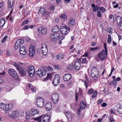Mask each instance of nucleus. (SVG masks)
<instances>
[{
    "mask_svg": "<svg viewBox=\"0 0 122 122\" xmlns=\"http://www.w3.org/2000/svg\"><path fill=\"white\" fill-rule=\"evenodd\" d=\"M76 70H78L80 69V64L78 61L75 62L74 64Z\"/></svg>",
    "mask_w": 122,
    "mask_h": 122,
    "instance_id": "b1692460",
    "label": "nucleus"
},
{
    "mask_svg": "<svg viewBox=\"0 0 122 122\" xmlns=\"http://www.w3.org/2000/svg\"><path fill=\"white\" fill-rule=\"evenodd\" d=\"M86 103L83 101H81V103L80 107L82 109H85L86 106Z\"/></svg>",
    "mask_w": 122,
    "mask_h": 122,
    "instance_id": "473e14b6",
    "label": "nucleus"
},
{
    "mask_svg": "<svg viewBox=\"0 0 122 122\" xmlns=\"http://www.w3.org/2000/svg\"><path fill=\"white\" fill-rule=\"evenodd\" d=\"M82 109L80 107V108L78 109V111L77 112V115H79L80 113L82 111Z\"/></svg>",
    "mask_w": 122,
    "mask_h": 122,
    "instance_id": "49530a36",
    "label": "nucleus"
},
{
    "mask_svg": "<svg viewBox=\"0 0 122 122\" xmlns=\"http://www.w3.org/2000/svg\"><path fill=\"white\" fill-rule=\"evenodd\" d=\"M117 25L120 28V27L121 26L122 24V19L121 17L120 16H118L117 17Z\"/></svg>",
    "mask_w": 122,
    "mask_h": 122,
    "instance_id": "6ab92c4d",
    "label": "nucleus"
},
{
    "mask_svg": "<svg viewBox=\"0 0 122 122\" xmlns=\"http://www.w3.org/2000/svg\"><path fill=\"white\" fill-rule=\"evenodd\" d=\"M5 23V20L4 18L1 19L0 21V26L2 27L3 26Z\"/></svg>",
    "mask_w": 122,
    "mask_h": 122,
    "instance_id": "72a5a7b5",
    "label": "nucleus"
},
{
    "mask_svg": "<svg viewBox=\"0 0 122 122\" xmlns=\"http://www.w3.org/2000/svg\"><path fill=\"white\" fill-rule=\"evenodd\" d=\"M42 53L44 55H46L47 53L48 50H44L42 51Z\"/></svg>",
    "mask_w": 122,
    "mask_h": 122,
    "instance_id": "de8ad7c7",
    "label": "nucleus"
},
{
    "mask_svg": "<svg viewBox=\"0 0 122 122\" xmlns=\"http://www.w3.org/2000/svg\"><path fill=\"white\" fill-rule=\"evenodd\" d=\"M70 28L69 27L65 25L63 26H61L60 30L62 34L64 35H66L68 34L67 31H70Z\"/></svg>",
    "mask_w": 122,
    "mask_h": 122,
    "instance_id": "20e7f679",
    "label": "nucleus"
},
{
    "mask_svg": "<svg viewBox=\"0 0 122 122\" xmlns=\"http://www.w3.org/2000/svg\"><path fill=\"white\" fill-rule=\"evenodd\" d=\"M51 74H47V76L46 77V78L47 79H49L51 78Z\"/></svg>",
    "mask_w": 122,
    "mask_h": 122,
    "instance_id": "bf43d9fd",
    "label": "nucleus"
},
{
    "mask_svg": "<svg viewBox=\"0 0 122 122\" xmlns=\"http://www.w3.org/2000/svg\"><path fill=\"white\" fill-rule=\"evenodd\" d=\"M112 84L114 86H115L117 84L116 81L115 80H114L112 81Z\"/></svg>",
    "mask_w": 122,
    "mask_h": 122,
    "instance_id": "6e6d98bb",
    "label": "nucleus"
},
{
    "mask_svg": "<svg viewBox=\"0 0 122 122\" xmlns=\"http://www.w3.org/2000/svg\"><path fill=\"white\" fill-rule=\"evenodd\" d=\"M42 117V116H41L39 117L34 118L35 120L39 122H41V118Z\"/></svg>",
    "mask_w": 122,
    "mask_h": 122,
    "instance_id": "4c0bfd02",
    "label": "nucleus"
},
{
    "mask_svg": "<svg viewBox=\"0 0 122 122\" xmlns=\"http://www.w3.org/2000/svg\"><path fill=\"white\" fill-rule=\"evenodd\" d=\"M107 103H103L102 104V107H105L107 105Z\"/></svg>",
    "mask_w": 122,
    "mask_h": 122,
    "instance_id": "052dcab7",
    "label": "nucleus"
},
{
    "mask_svg": "<svg viewBox=\"0 0 122 122\" xmlns=\"http://www.w3.org/2000/svg\"><path fill=\"white\" fill-rule=\"evenodd\" d=\"M111 36L110 35H108V38L107 40V41L108 43H110L111 41Z\"/></svg>",
    "mask_w": 122,
    "mask_h": 122,
    "instance_id": "37998d69",
    "label": "nucleus"
},
{
    "mask_svg": "<svg viewBox=\"0 0 122 122\" xmlns=\"http://www.w3.org/2000/svg\"><path fill=\"white\" fill-rule=\"evenodd\" d=\"M104 49L101 52H99L98 55L97 57L95 59L97 61H98L100 60L101 61H103L106 58L107 54L106 44L104 43Z\"/></svg>",
    "mask_w": 122,
    "mask_h": 122,
    "instance_id": "f257e3e1",
    "label": "nucleus"
},
{
    "mask_svg": "<svg viewBox=\"0 0 122 122\" xmlns=\"http://www.w3.org/2000/svg\"><path fill=\"white\" fill-rule=\"evenodd\" d=\"M65 114L66 117L68 118L71 117V113L69 111H67L65 112Z\"/></svg>",
    "mask_w": 122,
    "mask_h": 122,
    "instance_id": "f704fd0d",
    "label": "nucleus"
},
{
    "mask_svg": "<svg viewBox=\"0 0 122 122\" xmlns=\"http://www.w3.org/2000/svg\"><path fill=\"white\" fill-rule=\"evenodd\" d=\"M88 56V52H86L83 55V56L87 57Z\"/></svg>",
    "mask_w": 122,
    "mask_h": 122,
    "instance_id": "e2e57ef3",
    "label": "nucleus"
},
{
    "mask_svg": "<svg viewBox=\"0 0 122 122\" xmlns=\"http://www.w3.org/2000/svg\"><path fill=\"white\" fill-rule=\"evenodd\" d=\"M8 115L11 118H15L19 117V114L18 111H15L9 113Z\"/></svg>",
    "mask_w": 122,
    "mask_h": 122,
    "instance_id": "1a4fd4ad",
    "label": "nucleus"
},
{
    "mask_svg": "<svg viewBox=\"0 0 122 122\" xmlns=\"http://www.w3.org/2000/svg\"><path fill=\"white\" fill-rule=\"evenodd\" d=\"M54 9V6L53 5H52L50 7V9L51 10H53Z\"/></svg>",
    "mask_w": 122,
    "mask_h": 122,
    "instance_id": "680f3d73",
    "label": "nucleus"
},
{
    "mask_svg": "<svg viewBox=\"0 0 122 122\" xmlns=\"http://www.w3.org/2000/svg\"><path fill=\"white\" fill-rule=\"evenodd\" d=\"M99 49L98 47H96L95 48H90V50L91 51H95L96 50H97Z\"/></svg>",
    "mask_w": 122,
    "mask_h": 122,
    "instance_id": "c03bdc74",
    "label": "nucleus"
},
{
    "mask_svg": "<svg viewBox=\"0 0 122 122\" xmlns=\"http://www.w3.org/2000/svg\"><path fill=\"white\" fill-rule=\"evenodd\" d=\"M9 75L15 79H17L19 77L16 71L13 69H10L8 71Z\"/></svg>",
    "mask_w": 122,
    "mask_h": 122,
    "instance_id": "39448f33",
    "label": "nucleus"
},
{
    "mask_svg": "<svg viewBox=\"0 0 122 122\" xmlns=\"http://www.w3.org/2000/svg\"><path fill=\"white\" fill-rule=\"evenodd\" d=\"M89 73H90L92 76L93 77H97L99 74V72L97 70V68L95 67L89 68L88 69Z\"/></svg>",
    "mask_w": 122,
    "mask_h": 122,
    "instance_id": "f03ea898",
    "label": "nucleus"
},
{
    "mask_svg": "<svg viewBox=\"0 0 122 122\" xmlns=\"http://www.w3.org/2000/svg\"><path fill=\"white\" fill-rule=\"evenodd\" d=\"M72 77V75L71 74H66L63 77L64 80L65 81H67L70 80Z\"/></svg>",
    "mask_w": 122,
    "mask_h": 122,
    "instance_id": "f3484780",
    "label": "nucleus"
},
{
    "mask_svg": "<svg viewBox=\"0 0 122 122\" xmlns=\"http://www.w3.org/2000/svg\"><path fill=\"white\" fill-rule=\"evenodd\" d=\"M60 28L58 25H56L53 27L51 29V31L54 33L57 32L59 30Z\"/></svg>",
    "mask_w": 122,
    "mask_h": 122,
    "instance_id": "393cba45",
    "label": "nucleus"
},
{
    "mask_svg": "<svg viewBox=\"0 0 122 122\" xmlns=\"http://www.w3.org/2000/svg\"><path fill=\"white\" fill-rule=\"evenodd\" d=\"M52 99L54 103H57L59 100V96L58 94L56 93L53 94L52 96Z\"/></svg>",
    "mask_w": 122,
    "mask_h": 122,
    "instance_id": "4468645a",
    "label": "nucleus"
},
{
    "mask_svg": "<svg viewBox=\"0 0 122 122\" xmlns=\"http://www.w3.org/2000/svg\"><path fill=\"white\" fill-rule=\"evenodd\" d=\"M97 15L98 17H101L102 15L101 13V12L100 10H98L97 11Z\"/></svg>",
    "mask_w": 122,
    "mask_h": 122,
    "instance_id": "3c124183",
    "label": "nucleus"
},
{
    "mask_svg": "<svg viewBox=\"0 0 122 122\" xmlns=\"http://www.w3.org/2000/svg\"><path fill=\"white\" fill-rule=\"evenodd\" d=\"M60 80V78L59 75L57 74L55 76L54 78L53 81V83L54 85L55 86L58 85Z\"/></svg>",
    "mask_w": 122,
    "mask_h": 122,
    "instance_id": "9d476101",
    "label": "nucleus"
},
{
    "mask_svg": "<svg viewBox=\"0 0 122 122\" xmlns=\"http://www.w3.org/2000/svg\"><path fill=\"white\" fill-rule=\"evenodd\" d=\"M13 106L11 104H8L6 105L5 104V106H4L5 110H3L6 113L7 111L11 110Z\"/></svg>",
    "mask_w": 122,
    "mask_h": 122,
    "instance_id": "2eb2a0df",
    "label": "nucleus"
},
{
    "mask_svg": "<svg viewBox=\"0 0 122 122\" xmlns=\"http://www.w3.org/2000/svg\"><path fill=\"white\" fill-rule=\"evenodd\" d=\"M60 17L61 18L64 19H66L67 18V16L66 15L64 14L61 15Z\"/></svg>",
    "mask_w": 122,
    "mask_h": 122,
    "instance_id": "a18cd8bd",
    "label": "nucleus"
},
{
    "mask_svg": "<svg viewBox=\"0 0 122 122\" xmlns=\"http://www.w3.org/2000/svg\"><path fill=\"white\" fill-rule=\"evenodd\" d=\"M99 8L97 6H95L93 8V10L94 11H96Z\"/></svg>",
    "mask_w": 122,
    "mask_h": 122,
    "instance_id": "864d4df0",
    "label": "nucleus"
},
{
    "mask_svg": "<svg viewBox=\"0 0 122 122\" xmlns=\"http://www.w3.org/2000/svg\"><path fill=\"white\" fill-rule=\"evenodd\" d=\"M110 122H114V120L111 117L109 118Z\"/></svg>",
    "mask_w": 122,
    "mask_h": 122,
    "instance_id": "774afa93",
    "label": "nucleus"
},
{
    "mask_svg": "<svg viewBox=\"0 0 122 122\" xmlns=\"http://www.w3.org/2000/svg\"><path fill=\"white\" fill-rule=\"evenodd\" d=\"M97 94V92L96 91L94 92L93 94L92 95V97L93 98H94L96 97Z\"/></svg>",
    "mask_w": 122,
    "mask_h": 122,
    "instance_id": "09e8293b",
    "label": "nucleus"
},
{
    "mask_svg": "<svg viewBox=\"0 0 122 122\" xmlns=\"http://www.w3.org/2000/svg\"><path fill=\"white\" fill-rule=\"evenodd\" d=\"M46 107L47 110L48 111H49L51 109L52 106L51 103L50 102L47 103L46 105Z\"/></svg>",
    "mask_w": 122,
    "mask_h": 122,
    "instance_id": "a878e982",
    "label": "nucleus"
},
{
    "mask_svg": "<svg viewBox=\"0 0 122 122\" xmlns=\"http://www.w3.org/2000/svg\"><path fill=\"white\" fill-rule=\"evenodd\" d=\"M60 36L59 33H56L52 34L51 36V39L52 41H56Z\"/></svg>",
    "mask_w": 122,
    "mask_h": 122,
    "instance_id": "f8f14e48",
    "label": "nucleus"
},
{
    "mask_svg": "<svg viewBox=\"0 0 122 122\" xmlns=\"http://www.w3.org/2000/svg\"><path fill=\"white\" fill-rule=\"evenodd\" d=\"M79 61L82 63H86L87 62V61L85 58H81L80 59Z\"/></svg>",
    "mask_w": 122,
    "mask_h": 122,
    "instance_id": "c9c22d12",
    "label": "nucleus"
},
{
    "mask_svg": "<svg viewBox=\"0 0 122 122\" xmlns=\"http://www.w3.org/2000/svg\"><path fill=\"white\" fill-rule=\"evenodd\" d=\"M29 28V27L28 26L26 25L23 28V29L24 30H27Z\"/></svg>",
    "mask_w": 122,
    "mask_h": 122,
    "instance_id": "338daca9",
    "label": "nucleus"
},
{
    "mask_svg": "<svg viewBox=\"0 0 122 122\" xmlns=\"http://www.w3.org/2000/svg\"><path fill=\"white\" fill-rule=\"evenodd\" d=\"M14 0H9L8 6L9 8H11L13 5Z\"/></svg>",
    "mask_w": 122,
    "mask_h": 122,
    "instance_id": "2f4dec72",
    "label": "nucleus"
},
{
    "mask_svg": "<svg viewBox=\"0 0 122 122\" xmlns=\"http://www.w3.org/2000/svg\"><path fill=\"white\" fill-rule=\"evenodd\" d=\"M30 112L31 113L33 116L36 114H39V111L37 109H31L30 111Z\"/></svg>",
    "mask_w": 122,
    "mask_h": 122,
    "instance_id": "bb28decb",
    "label": "nucleus"
},
{
    "mask_svg": "<svg viewBox=\"0 0 122 122\" xmlns=\"http://www.w3.org/2000/svg\"><path fill=\"white\" fill-rule=\"evenodd\" d=\"M33 115L30 111H26V113L25 117L26 119H30Z\"/></svg>",
    "mask_w": 122,
    "mask_h": 122,
    "instance_id": "5701e85b",
    "label": "nucleus"
},
{
    "mask_svg": "<svg viewBox=\"0 0 122 122\" xmlns=\"http://www.w3.org/2000/svg\"><path fill=\"white\" fill-rule=\"evenodd\" d=\"M109 18L111 19H113V22H115L116 20V17L115 18L114 16L112 15H111L109 16Z\"/></svg>",
    "mask_w": 122,
    "mask_h": 122,
    "instance_id": "ea45409f",
    "label": "nucleus"
},
{
    "mask_svg": "<svg viewBox=\"0 0 122 122\" xmlns=\"http://www.w3.org/2000/svg\"><path fill=\"white\" fill-rule=\"evenodd\" d=\"M50 117L47 115H46L43 117L42 120V122H48L49 120Z\"/></svg>",
    "mask_w": 122,
    "mask_h": 122,
    "instance_id": "aec40b11",
    "label": "nucleus"
},
{
    "mask_svg": "<svg viewBox=\"0 0 122 122\" xmlns=\"http://www.w3.org/2000/svg\"><path fill=\"white\" fill-rule=\"evenodd\" d=\"M37 31L38 33L37 35L40 37L41 36H44L46 35L47 33V29L46 28L40 26L38 28Z\"/></svg>",
    "mask_w": 122,
    "mask_h": 122,
    "instance_id": "7ed1b4c3",
    "label": "nucleus"
},
{
    "mask_svg": "<svg viewBox=\"0 0 122 122\" xmlns=\"http://www.w3.org/2000/svg\"><path fill=\"white\" fill-rule=\"evenodd\" d=\"M76 24L75 20L73 18H70L68 21V25L70 26H73L75 25Z\"/></svg>",
    "mask_w": 122,
    "mask_h": 122,
    "instance_id": "a211bd4d",
    "label": "nucleus"
},
{
    "mask_svg": "<svg viewBox=\"0 0 122 122\" xmlns=\"http://www.w3.org/2000/svg\"><path fill=\"white\" fill-rule=\"evenodd\" d=\"M35 47L33 45H31L29 49V55L32 57L35 54Z\"/></svg>",
    "mask_w": 122,
    "mask_h": 122,
    "instance_id": "9b49d317",
    "label": "nucleus"
},
{
    "mask_svg": "<svg viewBox=\"0 0 122 122\" xmlns=\"http://www.w3.org/2000/svg\"><path fill=\"white\" fill-rule=\"evenodd\" d=\"M93 92V91L91 89H90L88 91V94H90L92 93Z\"/></svg>",
    "mask_w": 122,
    "mask_h": 122,
    "instance_id": "13d9d810",
    "label": "nucleus"
},
{
    "mask_svg": "<svg viewBox=\"0 0 122 122\" xmlns=\"http://www.w3.org/2000/svg\"><path fill=\"white\" fill-rule=\"evenodd\" d=\"M29 21L28 20H25L21 24V25H23L25 24H27L28 23Z\"/></svg>",
    "mask_w": 122,
    "mask_h": 122,
    "instance_id": "4d7b16f0",
    "label": "nucleus"
},
{
    "mask_svg": "<svg viewBox=\"0 0 122 122\" xmlns=\"http://www.w3.org/2000/svg\"><path fill=\"white\" fill-rule=\"evenodd\" d=\"M64 57V55L62 54H60L57 55L56 56L57 59L59 60H61L63 59Z\"/></svg>",
    "mask_w": 122,
    "mask_h": 122,
    "instance_id": "c85d7f7f",
    "label": "nucleus"
},
{
    "mask_svg": "<svg viewBox=\"0 0 122 122\" xmlns=\"http://www.w3.org/2000/svg\"><path fill=\"white\" fill-rule=\"evenodd\" d=\"M31 90L32 92L34 93L36 91V89L35 87H31Z\"/></svg>",
    "mask_w": 122,
    "mask_h": 122,
    "instance_id": "8fccbe9b",
    "label": "nucleus"
},
{
    "mask_svg": "<svg viewBox=\"0 0 122 122\" xmlns=\"http://www.w3.org/2000/svg\"><path fill=\"white\" fill-rule=\"evenodd\" d=\"M39 14H41L43 16L46 17L48 16L49 13L46 11L44 8H41L38 10Z\"/></svg>",
    "mask_w": 122,
    "mask_h": 122,
    "instance_id": "6e6552de",
    "label": "nucleus"
},
{
    "mask_svg": "<svg viewBox=\"0 0 122 122\" xmlns=\"http://www.w3.org/2000/svg\"><path fill=\"white\" fill-rule=\"evenodd\" d=\"M41 49L42 51L48 50L47 46L45 44H42L41 45Z\"/></svg>",
    "mask_w": 122,
    "mask_h": 122,
    "instance_id": "c756f323",
    "label": "nucleus"
},
{
    "mask_svg": "<svg viewBox=\"0 0 122 122\" xmlns=\"http://www.w3.org/2000/svg\"><path fill=\"white\" fill-rule=\"evenodd\" d=\"M98 9L102 11V12L103 13L105 12L106 11L105 9L103 7H99Z\"/></svg>",
    "mask_w": 122,
    "mask_h": 122,
    "instance_id": "a19ab883",
    "label": "nucleus"
},
{
    "mask_svg": "<svg viewBox=\"0 0 122 122\" xmlns=\"http://www.w3.org/2000/svg\"><path fill=\"white\" fill-rule=\"evenodd\" d=\"M23 65V63L20 62H19L18 64L15 63L13 65L17 69H19L20 68H23L21 67Z\"/></svg>",
    "mask_w": 122,
    "mask_h": 122,
    "instance_id": "412c9836",
    "label": "nucleus"
},
{
    "mask_svg": "<svg viewBox=\"0 0 122 122\" xmlns=\"http://www.w3.org/2000/svg\"><path fill=\"white\" fill-rule=\"evenodd\" d=\"M54 67L55 69L57 70H58L59 68L58 66L56 65H54Z\"/></svg>",
    "mask_w": 122,
    "mask_h": 122,
    "instance_id": "0e129e2a",
    "label": "nucleus"
},
{
    "mask_svg": "<svg viewBox=\"0 0 122 122\" xmlns=\"http://www.w3.org/2000/svg\"><path fill=\"white\" fill-rule=\"evenodd\" d=\"M46 71L44 70H41L39 69L36 71V73L40 77H41L42 76L45 75L46 73Z\"/></svg>",
    "mask_w": 122,
    "mask_h": 122,
    "instance_id": "ddd939ff",
    "label": "nucleus"
},
{
    "mask_svg": "<svg viewBox=\"0 0 122 122\" xmlns=\"http://www.w3.org/2000/svg\"><path fill=\"white\" fill-rule=\"evenodd\" d=\"M27 71L30 76L32 77L34 75L35 72L33 66H28L27 68Z\"/></svg>",
    "mask_w": 122,
    "mask_h": 122,
    "instance_id": "423d86ee",
    "label": "nucleus"
},
{
    "mask_svg": "<svg viewBox=\"0 0 122 122\" xmlns=\"http://www.w3.org/2000/svg\"><path fill=\"white\" fill-rule=\"evenodd\" d=\"M8 37L7 36H5L2 41V42L3 43L4 42L6 39Z\"/></svg>",
    "mask_w": 122,
    "mask_h": 122,
    "instance_id": "5fc2aeb1",
    "label": "nucleus"
},
{
    "mask_svg": "<svg viewBox=\"0 0 122 122\" xmlns=\"http://www.w3.org/2000/svg\"><path fill=\"white\" fill-rule=\"evenodd\" d=\"M47 68L48 70L49 71H53V69L51 66H48L47 67Z\"/></svg>",
    "mask_w": 122,
    "mask_h": 122,
    "instance_id": "603ef678",
    "label": "nucleus"
},
{
    "mask_svg": "<svg viewBox=\"0 0 122 122\" xmlns=\"http://www.w3.org/2000/svg\"><path fill=\"white\" fill-rule=\"evenodd\" d=\"M36 104L39 107H42L44 105V99L41 97H38L37 99Z\"/></svg>",
    "mask_w": 122,
    "mask_h": 122,
    "instance_id": "0eeeda50",
    "label": "nucleus"
},
{
    "mask_svg": "<svg viewBox=\"0 0 122 122\" xmlns=\"http://www.w3.org/2000/svg\"><path fill=\"white\" fill-rule=\"evenodd\" d=\"M41 49L42 51L48 50L47 46L45 44H42L41 45Z\"/></svg>",
    "mask_w": 122,
    "mask_h": 122,
    "instance_id": "7c9ffc66",
    "label": "nucleus"
},
{
    "mask_svg": "<svg viewBox=\"0 0 122 122\" xmlns=\"http://www.w3.org/2000/svg\"><path fill=\"white\" fill-rule=\"evenodd\" d=\"M19 69H17L19 71V73L21 75H25L26 73V70L23 68H20Z\"/></svg>",
    "mask_w": 122,
    "mask_h": 122,
    "instance_id": "4be33fe9",
    "label": "nucleus"
},
{
    "mask_svg": "<svg viewBox=\"0 0 122 122\" xmlns=\"http://www.w3.org/2000/svg\"><path fill=\"white\" fill-rule=\"evenodd\" d=\"M103 100L102 99H100L99 100L98 102V104H100L103 102Z\"/></svg>",
    "mask_w": 122,
    "mask_h": 122,
    "instance_id": "69168bd1",
    "label": "nucleus"
},
{
    "mask_svg": "<svg viewBox=\"0 0 122 122\" xmlns=\"http://www.w3.org/2000/svg\"><path fill=\"white\" fill-rule=\"evenodd\" d=\"M5 106V104H4L0 103V109L2 108L3 110H5L4 106Z\"/></svg>",
    "mask_w": 122,
    "mask_h": 122,
    "instance_id": "79ce46f5",
    "label": "nucleus"
},
{
    "mask_svg": "<svg viewBox=\"0 0 122 122\" xmlns=\"http://www.w3.org/2000/svg\"><path fill=\"white\" fill-rule=\"evenodd\" d=\"M23 41L20 39L18 40L15 43V45L20 46L23 43Z\"/></svg>",
    "mask_w": 122,
    "mask_h": 122,
    "instance_id": "cd10ccee",
    "label": "nucleus"
},
{
    "mask_svg": "<svg viewBox=\"0 0 122 122\" xmlns=\"http://www.w3.org/2000/svg\"><path fill=\"white\" fill-rule=\"evenodd\" d=\"M117 111L120 114H122V107L121 106H120L119 107L117 108Z\"/></svg>",
    "mask_w": 122,
    "mask_h": 122,
    "instance_id": "e433bc0d",
    "label": "nucleus"
},
{
    "mask_svg": "<svg viewBox=\"0 0 122 122\" xmlns=\"http://www.w3.org/2000/svg\"><path fill=\"white\" fill-rule=\"evenodd\" d=\"M20 54L25 55L26 54V51L25 47L24 46L20 47Z\"/></svg>",
    "mask_w": 122,
    "mask_h": 122,
    "instance_id": "dca6fc26",
    "label": "nucleus"
},
{
    "mask_svg": "<svg viewBox=\"0 0 122 122\" xmlns=\"http://www.w3.org/2000/svg\"><path fill=\"white\" fill-rule=\"evenodd\" d=\"M68 68L69 69L72 70L74 68V64L72 63L69 65L68 67Z\"/></svg>",
    "mask_w": 122,
    "mask_h": 122,
    "instance_id": "58836bf2",
    "label": "nucleus"
}]
</instances>
